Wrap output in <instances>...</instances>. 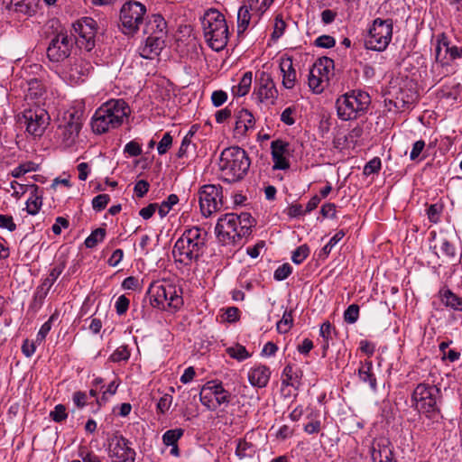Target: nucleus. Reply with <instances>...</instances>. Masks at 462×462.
I'll use <instances>...</instances> for the list:
<instances>
[{"mask_svg":"<svg viewBox=\"0 0 462 462\" xmlns=\"http://www.w3.org/2000/svg\"><path fill=\"white\" fill-rule=\"evenodd\" d=\"M208 232L194 226L186 228L176 240L172 248V256L176 263L190 267L203 256L206 251Z\"/></svg>","mask_w":462,"mask_h":462,"instance_id":"1","label":"nucleus"},{"mask_svg":"<svg viewBox=\"0 0 462 462\" xmlns=\"http://www.w3.org/2000/svg\"><path fill=\"white\" fill-rule=\"evenodd\" d=\"M130 114L131 108L124 99H110L96 110L91 120L92 130L101 134L117 128Z\"/></svg>","mask_w":462,"mask_h":462,"instance_id":"2","label":"nucleus"},{"mask_svg":"<svg viewBox=\"0 0 462 462\" xmlns=\"http://www.w3.org/2000/svg\"><path fill=\"white\" fill-rule=\"evenodd\" d=\"M250 165L248 154L238 146L226 148L220 154L219 170L225 182L234 183L242 180L247 174Z\"/></svg>","mask_w":462,"mask_h":462,"instance_id":"3","label":"nucleus"},{"mask_svg":"<svg viewBox=\"0 0 462 462\" xmlns=\"http://www.w3.org/2000/svg\"><path fill=\"white\" fill-rule=\"evenodd\" d=\"M440 390L429 383H419L411 394V403L419 412L423 413L432 424L439 423L442 415L438 405Z\"/></svg>","mask_w":462,"mask_h":462,"instance_id":"4","label":"nucleus"},{"mask_svg":"<svg viewBox=\"0 0 462 462\" xmlns=\"http://www.w3.org/2000/svg\"><path fill=\"white\" fill-rule=\"evenodd\" d=\"M202 27L208 46L216 51L224 50L228 42V27L224 14L214 8L208 10L202 18Z\"/></svg>","mask_w":462,"mask_h":462,"instance_id":"5","label":"nucleus"},{"mask_svg":"<svg viewBox=\"0 0 462 462\" xmlns=\"http://www.w3.org/2000/svg\"><path fill=\"white\" fill-rule=\"evenodd\" d=\"M371 104L365 91L354 89L340 96L336 101L337 114L343 121L355 120L364 116Z\"/></svg>","mask_w":462,"mask_h":462,"instance_id":"6","label":"nucleus"},{"mask_svg":"<svg viewBox=\"0 0 462 462\" xmlns=\"http://www.w3.org/2000/svg\"><path fill=\"white\" fill-rule=\"evenodd\" d=\"M150 301L153 307L165 309V306L179 310L183 305L181 288L169 282H152L148 290Z\"/></svg>","mask_w":462,"mask_h":462,"instance_id":"7","label":"nucleus"},{"mask_svg":"<svg viewBox=\"0 0 462 462\" xmlns=\"http://www.w3.org/2000/svg\"><path fill=\"white\" fill-rule=\"evenodd\" d=\"M393 36V21L376 18L365 39V47L376 51H384L389 45Z\"/></svg>","mask_w":462,"mask_h":462,"instance_id":"8","label":"nucleus"},{"mask_svg":"<svg viewBox=\"0 0 462 462\" xmlns=\"http://www.w3.org/2000/svg\"><path fill=\"white\" fill-rule=\"evenodd\" d=\"M146 7L140 2H125L120 10V24L122 32L127 35L134 34L143 22Z\"/></svg>","mask_w":462,"mask_h":462,"instance_id":"9","label":"nucleus"},{"mask_svg":"<svg viewBox=\"0 0 462 462\" xmlns=\"http://www.w3.org/2000/svg\"><path fill=\"white\" fill-rule=\"evenodd\" d=\"M201 214L208 217L223 208V188L217 184H205L198 191Z\"/></svg>","mask_w":462,"mask_h":462,"instance_id":"10","label":"nucleus"},{"mask_svg":"<svg viewBox=\"0 0 462 462\" xmlns=\"http://www.w3.org/2000/svg\"><path fill=\"white\" fill-rule=\"evenodd\" d=\"M76 42V38L67 32H57L51 40L47 48V57L51 62H61L69 59Z\"/></svg>","mask_w":462,"mask_h":462,"instance_id":"11","label":"nucleus"},{"mask_svg":"<svg viewBox=\"0 0 462 462\" xmlns=\"http://www.w3.org/2000/svg\"><path fill=\"white\" fill-rule=\"evenodd\" d=\"M106 442L107 453L113 462H135L136 452L131 447V441L118 431L109 435Z\"/></svg>","mask_w":462,"mask_h":462,"instance_id":"12","label":"nucleus"},{"mask_svg":"<svg viewBox=\"0 0 462 462\" xmlns=\"http://www.w3.org/2000/svg\"><path fill=\"white\" fill-rule=\"evenodd\" d=\"M81 126L82 121L78 112L65 114L58 126L56 135L65 147H70L75 143Z\"/></svg>","mask_w":462,"mask_h":462,"instance_id":"13","label":"nucleus"},{"mask_svg":"<svg viewBox=\"0 0 462 462\" xmlns=\"http://www.w3.org/2000/svg\"><path fill=\"white\" fill-rule=\"evenodd\" d=\"M19 121L26 125V131L30 134L42 136L49 125L50 116L46 110L36 106L24 110Z\"/></svg>","mask_w":462,"mask_h":462,"instance_id":"14","label":"nucleus"},{"mask_svg":"<svg viewBox=\"0 0 462 462\" xmlns=\"http://www.w3.org/2000/svg\"><path fill=\"white\" fill-rule=\"evenodd\" d=\"M237 215L228 213L221 217L216 225L217 237L222 244H236L242 239L239 228L236 226Z\"/></svg>","mask_w":462,"mask_h":462,"instance_id":"15","label":"nucleus"},{"mask_svg":"<svg viewBox=\"0 0 462 462\" xmlns=\"http://www.w3.org/2000/svg\"><path fill=\"white\" fill-rule=\"evenodd\" d=\"M93 67L89 61L82 57L69 58L68 63L63 67L61 74L65 80L70 84H79L84 81Z\"/></svg>","mask_w":462,"mask_h":462,"instance_id":"16","label":"nucleus"},{"mask_svg":"<svg viewBox=\"0 0 462 462\" xmlns=\"http://www.w3.org/2000/svg\"><path fill=\"white\" fill-rule=\"evenodd\" d=\"M75 32L79 34L76 42L80 48L90 51L95 47V37L97 32V23L91 17H82L73 24Z\"/></svg>","mask_w":462,"mask_h":462,"instance_id":"17","label":"nucleus"},{"mask_svg":"<svg viewBox=\"0 0 462 462\" xmlns=\"http://www.w3.org/2000/svg\"><path fill=\"white\" fill-rule=\"evenodd\" d=\"M270 148L273 162V170H288L291 166L289 156L293 152L291 144L282 139H276L271 143Z\"/></svg>","mask_w":462,"mask_h":462,"instance_id":"18","label":"nucleus"},{"mask_svg":"<svg viewBox=\"0 0 462 462\" xmlns=\"http://www.w3.org/2000/svg\"><path fill=\"white\" fill-rule=\"evenodd\" d=\"M3 4L19 16L32 17L38 11L40 0H3Z\"/></svg>","mask_w":462,"mask_h":462,"instance_id":"19","label":"nucleus"},{"mask_svg":"<svg viewBox=\"0 0 462 462\" xmlns=\"http://www.w3.org/2000/svg\"><path fill=\"white\" fill-rule=\"evenodd\" d=\"M258 85L256 95L260 102L272 100L273 104L274 100L277 98L278 91L270 74L262 72Z\"/></svg>","mask_w":462,"mask_h":462,"instance_id":"20","label":"nucleus"},{"mask_svg":"<svg viewBox=\"0 0 462 462\" xmlns=\"http://www.w3.org/2000/svg\"><path fill=\"white\" fill-rule=\"evenodd\" d=\"M164 46L165 41L163 37L149 35L145 44L140 48V55L143 59L152 60L161 53Z\"/></svg>","mask_w":462,"mask_h":462,"instance_id":"21","label":"nucleus"},{"mask_svg":"<svg viewBox=\"0 0 462 462\" xmlns=\"http://www.w3.org/2000/svg\"><path fill=\"white\" fill-rule=\"evenodd\" d=\"M235 130L238 134L245 135L248 130L254 129L255 119L254 115L246 108H241L235 114Z\"/></svg>","mask_w":462,"mask_h":462,"instance_id":"22","label":"nucleus"},{"mask_svg":"<svg viewBox=\"0 0 462 462\" xmlns=\"http://www.w3.org/2000/svg\"><path fill=\"white\" fill-rule=\"evenodd\" d=\"M270 368L263 365H256L248 372V380L253 386L265 387L270 380Z\"/></svg>","mask_w":462,"mask_h":462,"instance_id":"23","label":"nucleus"},{"mask_svg":"<svg viewBox=\"0 0 462 462\" xmlns=\"http://www.w3.org/2000/svg\"><path fill=\"white\" fill-rule=\"evenodd\" d=\"M434 254L439 257L438 250L441 253L443 256H445L449 261H457L460 262L462 253L457 254L455 245L450 243L447 238H439L438 243L431 247Z\"/></svg>","mask_w":462,"mask_h":462,"instance_id":"24","label":"nucleus"},{"mask_svg":"<svg viewBox=\"0 0 462 462\" xmlns=\"http://www.w3.org/2000/svg\"><path fill=\"white\" fill-rule=\"evenodd\" d=\"M371 457L374 462H397L389 445L380 441L373 444Z\"/></svg>","mask_w":462,"mask_h":462,"instance_id":"25","label":"nucleus"},{"mask_svg":"<svg viewBox=\"0 0 462 462\" xmlns=\"http://www.w3.org/2000/svg\"><path fill=\"white\" fill-rule=\"evenodd\" d=\"M167 23L162 15L153 14L145 25L144 33L165 37Z\"/></svg>","mask_w":462,"mask_h":462,"instance_id":"26","label":"nucleus"},{"mask_svg":"<svg viewBox=\"0 0 462 462\" xmlns=\"http://www.w3.org/2000/svg\"><path fill=\"white\" fill-rule=\"evenodd\" d=\"M302 374L301 369L289 364L282 371V385L291 386L298 389L300 385Z\"/></svg>","mask_w":462,"mask_h":462,"instance_id":"27","label":"nucleus"},{"mask_svg":"<svg viewBox=\"0 0 462 462\" xmlns=\"http://www.w3.org/2000/svg\"><path fill=\"white\" fill-rule=\"evenodd\" d=\"M280 69L282 73L283 87L291 89L296 82V70L293 68L292 60L291 58L282 60Z\"/></svg>","mask_w":462,"mask_h":462,"instance_id":"28","label":"nucleus"},{"mask_svg":"<svg viewBox=\"0 0 462 462\" xmlns=\"http://www.w3.org/2000/svg\"><path fill=\"white\" fill-rule=\"evenodd\" d=\"M358 376L363 383H367L373 391H376V377L373 373V362L371 360L361 362L358 368Z\"/></svg>","mask_w":462,"mask_h":462,"instance_id":"29","label":"nucleus"},{"mask_svg":"<svg viewBox=\"0 0 462 462\" xmlns=\"http://www.w3.org/2000/svg\"><path fill=\"white\" fill-rule=\"evenodd\" d=\"M439 294L444 306L454 310L462 311V298L455 294L450 289L444 287Z\"/></svg>","mask_w":462,"mask_h":462,"instance_id":"30","label":"nucleus"},{"mask_svg":"<svg viewBox=\"0 0 462 462\" xmlns=\"http://www.w3.org/2000/svg\"><path fill=\"white\" fill-rule=\"evenodd\" d=\"M256 446L251 441V436L246 435L237 440L236 455L240 458L253 457L256 452Z\"/></svg>","mask_w":462,"mask_h":462,"instance_id":"31","label":"nucleus"},{"mask_svg":"<svg viewBox=\"0 0 462 462\" xmlns=\"http://www.w3.org/2000/svg\"><path fill=\"white\" fill-rule=\"evenodd\" d=\"M214 405L216 410L221 405H228L231 402V393L226 391L221 382L213 381Z\"/></svg>","mask_w":462,"mask_h":462,"instance_id":"32","label":"nucleus"},{"mask_svg":"<svg viewBox=\"0 0 462 462\" xmlns=\"http://www.w3.org/2000/svg\"><path fill=\"white\" fill-rule=\"evenodd\" d=\"M253 79L252 71H246L241 78L239 83L232 88L234 96L244 97L248 94Z\"/></svg>","mask_w":462,"mask_h":462,"instance_id":"33","label":"nucleus"},{"mask_svg":"<svg viewBox=\"0 0 462 462\" xmlns=\"http://www.w3.org/2000/svg\"><path fill=\"white\" fill-rule=\"evenodd\" d=\"M236 226L239 228L240 236L243 237L247 236L251 233V228L254 226V219L250 213L243 212L237 215Z\"/></svg>","mask_w":462,"mask_h":462,"instance_id":"34","label":"nucleus"},{"mask_svg":"<svg viewBox=\"0 0 462 462\" xmlns=\"http://www.w3.org/2000/svg\"><path fill=\"white\" fill-rule=\"evenodd\" d=\"M213 381L208 382L203 385L199 393V400L201 403L210 411H216L214 405V393H213Z\"/></svg>","mask_w":462,"mask_h":462,"instance_id":"35","label":"nucleus"},{"mask_svg":"<svg viewBox=\"0 0 462 462\" xmlns=\"http://www.w3.org/2000/svg\"><path fill=\"white\" fill-rule=\"evenodd\" d=\"M335 334V328L329 321H326L320 326L319 336L323 338L322 349L324 356H326V352L329 347V341L333 338Z\"/></svg>","mask_w":462,"mask_h":462,"instance_id":"36","label":"nucleus"},{"mask_svg":"<svg viewBox=\"0 0 462 462\" xmlns=\"http://www.w3.org/2000/svg\"><path fill=\"white\" fill-rule=\"evenodd\" d=\"M251 9L247 5H242L237 14V31L238 34L245 32L248 28L251 20Z\"/></svg>","mask_w":462,"mask_h":462,"instance_id":"37","label":"nucleus"},{"mask_svg":"<svg viewBox=\"0 0 462 462\" xmlns=\"http://www.w3.org/2000/svg\"><path fill=\"white\" fill-rule=\"evenodd\" d=\"M32 187L33 189L34 194H32V196H31L28 199V200L26 202V208H27L28 214L36 215L42 207V196L37 195L39 187L36 185H32Z\"/></svg>","mask_w":462,"mask_h":462,"instance_id":"38","label":"nucleus"},{"mask_svg":"<svg viewBox=\"0 0 462 462\" xmlns=\"http://www.w3.org/2000/svg\"><path fill=\"white\" fill-rule=\"evenodd\" d=\"M450 344L451 341H443L439 344V347L442 355V359L453 363L460 358L461 354L457 349L448 348Z\"/></svg>","mask_w":462,"mask_h":462,"instance_id":"39","label":"nucleus"},{"mask_svg":"<svg viewBox=\"0 0 462 462\" xmlns=\"http://www.w3.org/2000/svg\"><path fill=\"white\" fill-rule=\"evenodd\" d=\"M334 66L333 60L323 57L319 59L312 66L311 69H317L318 75H321L325 79H328L329 69Z\"/></svg>","mask_w":462,"mask_h":462,"instance_id":"40","label":"nucleus"},{"mask_svg":"<svg viewBox=\"0 0 462 462\" xmlns=\"http://www.w3.org/2000/svg\"><path fill=\"white\" fill-rule=\"evenodd\" d=\"M292 325V310H285L282 318L276 324V329L280 334H285L291 328Z\"/></svg>","mask_w":462,"mask_h":462,"instance_id":"41","label":"nucleus"},{"mask_svg":"<svg viewBox=\"0 0 462 462\" xmlns=\"http://www.w3.org/2000/svg\"><path fill=\"white\" fill-rule=\"evenodd\" d=\"M106 236V229L98 227L91 232V234L86 238L84 244L87 248H94L97 245L102 242Z\"/></svg>","mask_w":462,"mask_h":462,"instance_id":"42","label":"nucleus"},{"mask_svg":"<svg viewBox=\"0 0 462 462\" xmlns=\"http://www.w3.org/2000/svg\"><path fill=\"white\" fill-rule=\"evenodd\" d=\"M325 79L321 75H318L317 69H310V74L308 78V83L310 89H312L313 92L319 94L321 93L323 90V88L321 86V83L323 82Z\"/></svg>","mask_w":462,"mask_h":462,"instance_id":"43","label":"nucleus"},{"mask_svg":"<svg viewBox=\"0 0 462 462\" xmlns=\"http://www.w3.org/2000/svg\"><path fill=\"white\" fill-rule=\"evenodd\" d=\"M228 356L237 361H244L251 356L246 348L242 345H236L226 348Z\"/></svg>","mask_w":462,"mask_h":462,"instance_id":"44","label":"nucleus"},{"mask_svg":"<svg viewBox=\"0 0 462 462\" xmlns=\"http://www.w3.org/2000/svg\"><path fill=\"white\" fill-rule=\"evenodd\" d=\"M183 433L182 429L169 430L162 435V441L166 446H175Z\"/></svg>","mask_w":462,"mask_h":462,"instance_id":"45","label":"nucleus"},{"mask_svg":"<svg viewBox=\"0 0 462 462\" xmlns=\"http://www.w3.org/2000/svg\"><path fill=\"white\" fill-rule=\"evenodd\" d=\"M194 133L192 131H189L182 139L180 147L179 148V151L177 152L178 158H183L188 157L189 152V148L192 146L193 151L196 149V145L191 143V138L193 136Z\"/></svg>","mask_w":462,"mask_h":462,"instance_id":"46","label":"nucleus"},{"mask_svg":"<svg viewBox=\"0 0 462 462\" xmlns=\"http://www.w3.org/2000/svg\"><path fill=\"white\" fill-rule=\"evenodd\" d=\"M179 202V198L176 194H171L168 198L162 202L158 208V213L161 217L168 215L171 208Z\"/></svg>","mask_w":462,"mask_h":462,"instance_id":"47","label":"nucleus"},{"mask_svg":"<svg viewBox=\"0 0 462 462\" xmlns=\"http://www.w3.org/2000/svg\"><path fill=\"white\" fill-rule=\"evenodd\" d=\"M64 266L58 265L53 267L49 275L43 280L42 283L41 284L44 288H46V291H50L51 286L54 284V282L57 281L59 276L63 272Z\"/></svg>","mask_w":462,"mask_h":462,"instance_id":"48","label":"nucleus"},{"mask_svg":"<svg viewBox=\"0 0 462 462\" xmlns=\"http://www.w3.org/2000/svg\"><path fill=\"white\" fill-rule=\"evenodd\" d=\"M27 97L31 98H38L42 96L44 88L41 81L36 79L28 81Z\"/></svg>","mask_w":462,"mask_h":462,"instance_id":"49","label":"nucleus"},{"mask_svg":"<svg viewBox=\"0 0 462 462\" xmlns=\"http://www.w3.org/2000/svg\"><path fill=\"white\" fill-rule=\"evenodd\" d=\"M310 248L307 245H302L297 247L291 255V260L296 264H300L309 255Z\"/></svg>","mask_w":462,"mask_h":462,"instance_id":"50","label":"nucleus"},{"mask_svg":"<svg viewBox=\"0 0 462 462\" xmlns=\"http://www.w3.org/2000/svg\"><path fill=\"white\" fill-rule=\"evenodd\" d=\"M359 318V306L351 304L344 312V319L346 323L354 324Z\"/></svg>","mask_w":462,"mask_h":462,"instance_id":"51","label":"nucleus"},{"mask_svg":"<svg viewBox=\"0 0 462 462\" xmlns=\"http://www.w3.org/2000/svg\"><path fill=\"white\" fill-rule=\"evenodd\" d=\"M130 357V352L126 346L117 347L110 356V360L115 363L126 361Z\"/></svg>","mask_w":462,"mask_h":462,"instance_id":"52","label":"nucleus"},{"mask_svg":"<svg viewBox=\"0 0 462 462\" xmlns=\"http://www.w3.org/2000/svg\"><path fill=\"white\" fill-rule=\"evenodd\" d=\"M50 417L55 422H62L68 418L66 407L63 404H57L54 410L50 412Z\"/></svg>","mask_w":462,"mask_h":462,"instance_id":"53","label":"nucleus"},{"mask_svg":"<svg viewBox=\"0 0 462 462\" xmlns=\"http://www.w3.org/2000/svg\"><path fill=\"white\" fill-rule=\"evenodd\" d=\"M35 164L32 162L23 163L14 168L12 171V176L14 178H20L29 171H35Z\"/></svg>","mask_w":462,"mask_h":462,"instance_id":"54","label":"nucleus"},{"mask_svg":"<svg viewBox=\"0 0 462 462\" xmlns=\"http://www.w3.org/2000/svg\"><path fill=\"white\" fill-rule=\"evenodd\" d=\"M381 159L379 157H374L365 165L363 172L366 176L377 173L381 170Z\"/></svg>","mask_w":462,"mask_h":462,"instance_id":"55","label":"nucleus"},{"mask_svg":"<svg viewBox=\"0 0 462 462\" xmlns=\"http://www.w3.org/2000/svg\"><path fill=\"white\" fill-rule=\"evenodd\" d=\"M346 233L344 230L337 231L328 241L327 245L321 249V252L328 255L331 252L332 248L345 236Z\"/></svg>","mask_w":462,"mask_h":462,"instance_id":"56","label":"nucleus"},{"mask_svg":"<svg viewBox=\"0 0 462 462\" xmlns=\"http://www.w3.org/2000/svg\"><path fill=\"white\" fill-rule=\"evenodd\" d=\"M110 200L107 194H99L92 199V207L96 211H102L105 209Z\"/></svg>","mask_w":462,"mask_h":462,"instance_id":"57","label":"nucleus"},{"mask_svg":"<svg viewBox=\"0 0 462 462\" xmlns=\"http://www.w3.org/2000/svg\"><path fill=\"white\" fill-rule=\"evenodd\" d=\"M56 319V314H52L49 319L43 323L36 336L37 342H42L51 328V323Z\"/></svg>","mask_w":462,"mask_h":462,"instance_id":"58","label":"nucleus"},{"mask_svg":"<svg viewBox=\"0 0 462 462\" xmlns=\"http://www.w3.org/2000/svg\"><path fill=\"white\" fill-rule=\"evenodd\" d=\"M292 273V267L289 263H283L279 266L273 274V278L276 281H283L287 279Z\"/></svg>","mask_w":462,"mask_h":462,"instance_id":"59","label":"nucleus"},{"mask_svg":"<svg viewBox=\"0 0 462 462\" xmlns=\"http://www.w3.org/2000/svg\"><path fill=\"white\" fill-rule=\"evenodd\" d=\"M172 145V136L170 133H165L157 145V151L160 155L165 154Z\"/></svg>","mask_w":462,"mask_h":462,"instance_id":"60","label":"nucleus"},{"mask_svg":"<svg viewBox=\"0 0 462 462\" xmlns=\"http://www.w3.org/2000/svg\"><path fill=\"white\" fill-rule=\"evenodd\" d=\"M442 212V206L439 204H432L427 209V215L430 222L437 224L439 221L440 214Z\"/></svg>","mask_w":462,"mask_h":462,"instance_id":"61","label":"nucleus"},{"mask_svg":"<svg viewBox=\"0 0 462 462\" xmlns=\"http://www.w3.org/2000/svg\"><path fill=\"white\" fill-rule=\"evenodd\" d=\"M285 28H286L285 22L283 21L282 15L278 14L275 17L274 28H273V32L272 34V38L274 40L279 39L283 34Z\"/></svg>","mask_w":462,"mask_h":462,"instance_id":"62","label":"nucleus"},{"mask_svg":"<svg viewBox=\"0 0 462 462\" xmlns=\"http://www.w3.org/2000/svg\"><path fill=\"white\" fill-rule=\"evenodd\" d=\"M124 152L131 157H137L142 154V146L135 141L127 143L124 148Z\"/></svg>","mask_w":462,"mask_h":462,"instance_id":"63","label":"nucleus"},{"mask_svg":"<svg viewBox=\"0 0 462 462\" xmlns=\"http://www.w3.org/2000/svg\"><path fill=\"white\" fill-rule=\"evenodd\" d=\"M336 40L334 37L327 34H323L315 40V45L320 48L329 49L334 47Z\"/></svg>","mask_w":462,"mask_h":462,"instance_id":"64","label":"nucleus"}]
</instances>
